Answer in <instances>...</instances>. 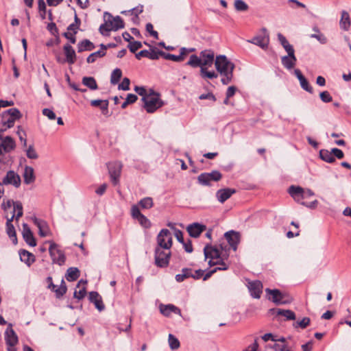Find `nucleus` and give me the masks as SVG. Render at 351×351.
I'll list each match as a JSON object with an SVG mask.
<instances>
[{
    "instance_id": "7ed1b4c3",
    "label": "nucleus",
    "mask_w": 351,
    "mask_h": 351,
    "mask_svg": "<svg viewBox=\"0 0 351 351\" xmlns=\"http://www.w3.org/2000/svg\"><path fill=\"white\" fill-rule=\"evenodd\" d=\"M124 27V23L122 19L117 16L113 17L109 15L108 19L106 21L104 24L99 27V32L102 35H107V32L110 31H117Z\"/></svg>"
},
{
    "instance_id": "6ab92c4d",
    "label": "nucleus",
    "mask_w": 351,
    "mask_h": 351,
    "mask_svg": "<svg viewBox=\"0 0 351 351\" xmlns=\"http://www.w3.org/2000/svg\"><path fill=\"white\" fill-rule=\"evenodd\" d=\"M206 228L204 225L193 223L189 225L186 230L191 237L197 238L206 230Z\"/></svg>"
},
{
    "instance_id": "72a5a7b5",
    "label": "nucleus",
    "mask_w": 351,
    "mask_h": 351,
    "mask_svg": "<svg viewBox=\"0 0 351 351\" xmlns=\"http://www.w3.org/2000/svg\"><path fill=\"white\" fill-rule=\"evenodd\" d=\"M108 101L101 99H95L90 101V105L94 107H99L104 114H106L108 112Z\"/></svg>"
},
{
    "instance_id": "412c9836",
    "label": "nucleus",
    "mask_w": 351,
    "mask_h": 351,
    "mask_svg": "<svg viewBox=\"0 0 351 351\" xmlns=\"http://www.w3.org/2000/svg\"><path fill=\"white\" fill-rule=\"evenodd\" d=\"M235 193L236 190L233 189H221L217 191L216 197L220 203H223Z\"/></svg>"
},
{
    "instance_id": "1a4fd4ad",
    "label": "nucleus",
    "mask_w": 351,
    "mask_h": 351,
    "mask_svg": "<svg viewBox=\"0 0 351 351\" xmlns=\"http://www.w3.org/2000/svg\"><path fill=\"white\" fill-rule=\"evenodd\" d=\"M205 258H210L208 265L214 266L215 265H221V262H224L221 258L219 251L210 245H206L204 249Z\"/></svg>"
},
{
    "instance_id": "423d86ee",
    "label": "nucleus",
    "mask_w": 351,
    "mask_h": 351,
    "mask_svg": "<svg viewBox=\"0 0 351 351\" xmlns=\"http://www.w3.org/2000/svg\"><path fill=\"white\" fill-rule=\"evenodd\" d=\"M247 42L265 50L268 48L269 44V34L265 27H263L255 36L251 40H248Z\"/></svg>"
},
{
    "instance_id": "3c124183",
    "label": "nucleus",
    "mask_w": 351,
    "mask_h": 351,
    "mask_svg": "<svg viewBox=\"0 0 351 351\" xmlns=\"http://www.w3.org/2000/svg\"><path fill=\"white\" fill-rule=\"evenodd\" d=\"M234 5L236 10L239 12L246 11L248 9L247 4L243 0H235Z\"/></svg>"
},
{
    "instance_id": "a19ab883",
    "label": "nucleus",
    "mask_w": 351,
    "mask_h": 351,
    "mask_svg": "<svg viewBox=\"0 0 351 351\" xmlns=\"http://www.w3.org/2000/svg\"><path fill=\"white\" fill-rule=\"evenodd\" d=\"M74 20H75L74 23H71V25H69L68 26L67 30L69 32H71V33H73L74 34H76L77 32V30L80 28V25L81 24V21L78 18L77 14H75Z\"/></svg>"
},
{
    "instance_id": "39448f33",
    "label": "nucleus",
    "mask_w": 351,
    "mask_h": 351,
    "mask_svg": "<svg viewBox=\"0 0 351 351\" xmlns=\"http://www.w3.org/2000/svg\"><path fill=\"white\" fill-rule=\"evenodd\" d=\"M288 191L293 199L300 204L304 202L303 199L314 195V193L311 189H304L293 185L289 188Z\"/></svg>"
},
{
    "instance_id": "c03bdc74",
    "label": "nucleus",
    "mask_w": 351,
    "mask_h": 351,
    "mask_svg": "<svg viewBox=\"0 0 351 351\" xmlns=\"http://www.w3.org/2000/svg\"><path fill=\"white\" fill-rule=\"evenodd\" d=\"M278 315H282L286 317L287 320H294L295 319V313L291 310L277 309Z\"/></svg>"
},
{
    "instance_id": "2f4dec72",
    "label": "nucleus",
    "mask_w": 351,
    "mask_h": 351,
    "mask_svg": "<svg viewBox=\"0 0 351 351\" xmlns=\"http://www.w3.org/2000/svg\"><path fill=\"white\" fill-rule=\"evenodd\" d=\"M20 259L28 266H30L35 261V256L33 254L27 250H23L19 252Z\"/></svg>"
},
{
    "instance_id": "0e129e2a",
    "label": "nucleus",
    "mask_w": 351,
    "mask_h": 351,
    "mask_svg": "<svg viewBox=\"0 0 351 351\" xmlns=\"http://www.w3.org/2000/svg\"><path fill=\"white\" fill-rule=\"evenodd\" d=\"M320 99L322 101L328 103L332 101V98L328 91H323L319 95Z\"/></svg>"
},
{
    "instance_id": "4d7b16f0",
    "label": "nucleus",
    "mask_w": 351,
    "mask_h": 351,
    "mask_svg": "<svg viewBox=\"0 0 351 351\" xmlns=\"http://www.w3.org/2000/svg\"><path fill=\"white\" fill-rule=\"evenodd\" d=\"M16 134L19 136L20 141L22 143L23 146L24 147H27V140H26V133L22 129L21 126L18 127V130L16 132Z\"/></svg>"
},
{
    "instance_id": "37998d69",
    "label": "nucleus",
    "mask_w": 351,
    "mask_h": 351,
    "mask_svg": "<svg viewBox=\"0 0 351 351\" xmlns=\"http://www.w3.org/2000/svg\"><path fill=\"white\" fill-rule=\"evenodd\" d=\"M139 206L143 209H149L153 207V199L149 197H144L138 202Z\"/></svg>"
},
{
    "instance_id": "a211bd4d",
    "label": "nucleus",
    "mask_w": 351,
    "mask_h": 351,
    "mask_svg": "<svg viewBox=\"0 0 351 351\" xmlns=\"http://www.w3.org/2000/svg\"><path fill=\"white\" fill-rule=\"evenodd\" d=\"M247 287L253 298L256 299H259L261 298L263 290V284L260 280L248 282Z\"/></svg>"
},
{
    "instance_id": "f8f14e48",
    "label": "nucleus",
    "mask_w": 351,
    "mask_h": 351,
    "mask_svg": "<svg viewBox=\"0 0 351 351\" xmlns=\"http://www.w3.org/2000/svg\"><path fill=\"white\" fill-rule=\"evenodd\" d=\"M222 178V174L217 170L210 173H202L197 177L198 183L204 186H210L212 181L218 182Z\"/></svg>"
},
{
    "instance_id": "20e7f679",
    "label": "nucleus",
    "mask_w": 351,
    "mask_h": 351,
    "mask_svg": "<svg viewBox=\"0 0 351 351\" xmlns=\"http://www.w3.org/2000/svg\"><path fill=\"white\" fill-rule=\"evenodd\" d=\"M171 252V249L155 247V264L158 267H167L169 265Z\"/></svg>"
},
{
    "instance_id": "7c9ffc66",
    "label": "nucleus",
    "mask_w": 351,
    "mask_h": 351,
    "mask_svg": "<svg viewBox=\"0 0 351 351\" xmlns=\"http://www.w3.org/2000/svg\"><path fill=\"white\" fill-rule=\"evenodd\" d=\"M101 49L92 53L88 56L86 60L88 63H93L96 61L97 58H102L106 55V50L107 49V46L104 44L100 45Z\"/></svg>"
},
{
    "instance_id": "6e6d98bb",
    "label": "nucleus",
    "mask_w": 351,
    "mask_h": 351,
    "mask_svg": "<svg viewBox=\"0 0 351 351\" xmlns=\"http://www.w3.org/2000/svg\"><path fill=\"white\" fill-rule=\"evenodd\" d=\"M66 286L63 280H62L61 285L59 287L56 288L53 291L56 293V296L60 298L66 292Z\"/></svg>"
},
{
    "instance_id": "58836bf2",
    "label": "nucleus",
    "mask_w": 351,
    "mask_h": 351,
    "mask_svg": "<svg viewBox=\"0 0 351 351\" xmlns=\"http://www.w3.org/2000/svg\"><path fill=\"white\" fill-rule=\"evenodd\" d=\"M82 84L90 90H96L98 88L96 80L93 77H84L82 78Z\"/></svg>"
},
{
    "instance_id": "4c0bfd02",
    "label": "nucleus",
    "mask_w": 351,
    "mask_h": 351,
    "mask_svg": "<svg viewBox=\"0 0 351 351\" xmlns=\"http://www.w3.org/2000/svg\"><path fill=\"white\" fill-rule=\"evenodd\" d=\"M191 276H193V270L190 268H184L182 269L181 274L176 276V280L177 282H181Z\"/></svg>"
},
{
    "instance_id": "603ef678",
    "label": "nucleus",
    "mask_w": 351,
    "mask_h": 351,
    "mask_svg": "<svg viewBox=\"0 0 351 351\" xmlns=\"http://www.w3.org/2000/svg\"><path fill=\"white\" fill-rule=\"evenodd\" d=\"M26 156L29 159H37L38 158V155L34 147V145H29L26 149Z\"/></svg>"
},
{
    "instance_id": "680f3d73",
    "label": "nucleus",
    "mask_w": 351,
    "mask_h": 351,
    "mask_svg": "<svg viewBox=\"0 0 351 351\" xmlns=\"http://www.w3.org/2000/svg\"><path fill=\"white\" fill-rule=\"evenodd\" d=\"M130 81L128 77L123 78L122 82L119 85V89L128 90L130 89Z\"/></svg>"
},
{
    "instance_id": "f3484780",
    "label": "nucleus",
    "mask_w": 351,
    "mask_h": 351,
    "mask_svg": "<svg viewBox=\"0 0 351 351\" xmlns=\"http://www.w3.org/2000/svg\"><path fill=\"white\" fill-rule=\"evenodd\" d=\"M202 67H210L214 62L215 53L211 50H204L199 53Z\"/></svg>"
},
{
    "instance_id": "e433bc0d",
    "label": "nucleus",
    "mask_w": 351,
    "mask_h": 351,
    "mask_svg": "<svg viewBox=\"0 0 351 351\" xmlns=\"http://www.w3.org/2000/svg\"><path fill=\"white\" fill-rule=\"evenodd\" d=\"M80 276V270L77 267H69L67 269L66 278L68 281L76 280Z\"/></svg>"
},
{
    "instance_id": "b1692460",
    "label": "nucleus",
    "mask_w": 351,
    "mask_h": 351,
    "mask_svg": "<svg viewBox=\"0 0 351 351\" xmlns=\"http://www.w3.org/2000/svg\"><path fill=\"white\" fill-rule=\"evenodd\" d=\"M15 217V214H12V217L10 218H7V222H6V232L9 237L12 240V242L14 244L17 243V238H16V234L15 231V228L12 223L14 218Z\"/></svg>"
},
{
    "instance_id": "e2e57ef3",
    "label": "nucleus",
    "mask_w": 351,
    "mask_h": 351,
    "mask_svg": "<svg viewBox=\"0 0 351 351\" xmlns=\"http://www.w3.org/2000/svg\"><path fill=\"white\" fill-rule=\"evenodd\" d=\"M146 30L154 38H158V34L156 31L154 30L153 25L150 23L146 25Z\"/></svg>"
},
{
    "instance_id": "bf43d9fd",
    "label": "nucleus",
    "mask_w": 351,
    "mask_h": 351,
    "mask_svg": "<svg viewBox=\"0 0 351 351\" xmlns=\"http://www.w3.org/2000/svg\"><path fill=\"white\" fill-rule=\"evenodd\" d=\"M142 47V43L140 41L130 42L128 48L132 53H135L138 49Z\"/></svg>"
},
{
    "instance_id": "a18cd8bd",
    "label": "nucleus",
    "mask_w": 351,
    "mask_h": 351,
    "mask_svg": "<svg viewBox=\"0 0 351 351\" xmlns=\"http://www.w3.org/2000/svg\"><path fill=\"white\" fill-rule=\"evenodd\" d=\"M313 30L317 34H313L310 36V37L317 39L322 44H326L327 42V38L326 36L319 32V30L317 27H314Z\"/></svg>"
},
{
    "instance_id": "69168bd1",
    "label": "nucleus",
    "mask_w": 351,
    "mask_h": 351,
    "mask_svg": "<svg viewBox=\"0 0 351 351\" xmlns=\"http://www.w3.org/2000/svg\"><path fill=\"white\" fill-rule=\"evenodd\" d=\"M310 318L304 317L301 321L298 322L296 323L297 326L300 327L301 328H305L310 324Z\"/></svg>"
},
{
    "instance_id": "f257e3e1",
    "label": "nucleus",
    "mask_w": 351,
    "mask_h": 351,
    "mask_svg": "<svg viewBox=\"0 0 351 351\" xmlns=\"http://www.w3.org/2000/svg\"><path fill=\"white\" fill-rule=\"evenodd\" d=\"M215 64L217 71L222 76V84L226 85L230 83L233 78L234 64L229 61L226 56L220 55L216 57Z\"/></svg>"
},
{
    "instance_id": "864d4df0",
    "label": "nucleus",
    "mask_w": 351,
    "mask_h": 351,
    "mask_svg": "<svg viewBox=\"0 0 351 351\" xmlns=\"http://www.w3.org/2000/svg\"><path fill=\"white\" fill-rule=\"evenodd\" d=\"M168 341L169 346L172 350L178 349L180 347V342L178 339L172 334L169 335Z\"/></svg>"
},
{
    "instance_id": "473e14b6",
    "label": "nucleus",
    "mask_w": 351,
    "mask_h": 351,
    "mask_svg": "<svg viewBox=\"0 0 351 351\" xmlns=\"http://www.w3.org/2000/svg\"><path fill=\"white\" fill-rule=\"evenodd\" d=\"M160 311L165 316H169L172 313L180 314V310L173 304L161 305Z\"/></svg>"
},
{
    "instance_id": "13d9d810",
    "label": "nucleus",
    "mask_w": 351,
    "mask_h": 351,
    "mask_svg": "<svg viewBox=\"0 0 351 351\" xmlns=\"http://www.w3.org/2000/svg\"><path fill=\"white\" fill-rule=\"evenodd\" d=\"M137 220L145 228H149L152 226L151 221L144 215L140 216Z\"/></svg>"
},
{
    "instance_id": "ddd939ff",
    "label": "nucleus",
    "mask_w": 351,
    "mask_h": 351,
    "mask_svg": "<svg viewBox=\"0 0 351 351\" xmlns=\"http://www.w3.org/2000/svg\"><path fill=\"white\" fill-rule=\"evenodd\" d=\"M265 292L272 296L271 300L276 304H289L292 302V298L290 296L282 293L278 289H270L267 288Z\"/></svg>"
},
{
    "instance_id": "dca6fc26",
    "label": "nucleus",
    "mask_w": 351,
    "mask_h": 351,
    "mask_svg": "<svg viewBox=\"0 0 351 351\" xmlns=\"http://www.w3.org/2000/svg\"><path fill=\"white\" fill-rule=\"evenodd\" d=\"M109 174L113 184L117 185L119 181L122 164L120 162H112L108 165Z\"/></svg>"
},
{
    "instance_id": "ea45409f",
    "label": "nucleus",
    "mask_w": 351,
    "mask_h": 351,
    "mask_svg": "<svg viewBox=\"0 0 351 351\" xmlns=\"http://www.w3.org/2000/svg\"><path fill=\"white\" fill-rule=\"evenodd\" d=\"M319 156L323 160L327 162L332 163L335 160V157L332 155V151L329 152L326 149H322L319 151Z\"/></svg>"
},
{
    "instance_id": "5fc2aeb1",
    "label": "nucleus",
    "mask_w": 351,
    "mask_h": 351,
    "mask_svg": "<svg viewBox=\"0 0 351 351\" xmlns=\"http://www.w3.org/2000/svg\"><path fill=\"white\" fill-rule=\"evenodd\" d=\"M15 211H17V214L15 215L16 219L18 220L21 217L23 216V206L20 202H14V210L13 214Z\"/></svg>"
},
{
    "instance_id": "de8ad7c7",
    "label": "nucleus",
    "mask_w": 351,
    "mask_h": 351,
    "mask_svg": "<svg viewBox=\"0 0 351 351\" xmlns=\"http://www.w3.org/2000/svg\"><path fill=\"white\" fill-rule=\"evenodd\" d=\"M221 265L223 267H215V269L209 271L205 275L203 276V280H206L211 277V276L215 274L217 271L219 270H226L228 268V265L225 262H221Z\"/></svg>"
},
{
    "instance_id": "bb28decb",
    "label": "nucleus",
    "mask_w": 351,
    "mask_h": 351,
    "mask_svg": "<svg viewBox=\"0 0 351 351\" xmlns=\"http://www.w3.org/2000/svg\"><path fill=\"white\" fill-rule=\"evenodd\" d=\"M34 224L38 227L39 230V234L41 237H47L49 234V228L45 221L40 220L34 217L33 219Z\"/></svg>"
},
{
    "instance_id": "f03ea898",
    "label": "nucleus",
    "mask_w": 351,
    "mask_h": 351,
    "mask_svg": "<svg viewBox=\"0 0 351 351\" xmlns=\"http://www.w3.org/2000/svg\"><path fill=\"white\" fill-rule=\"evenodd\" d=\"M143 107L148 113H153L157 109L163 106V101L160 98V95L152 89L149 90L147 96L142 97Z\"/></svg>"
},
{
    "instance_id": "4468645a",
    "label": "nucleus",
    "mask_w": 351,
    "mask_h": 351,
    "mask_svg": "<svg viewBox=\"0 0 351 351\" xmlns=\"http://www.w3.org/2000/svg\"><path fill=\"white\" fill-rule=\"evenodd\" d=\"M12 327V325L9 324L8 328L5 332V339L8 346V351H16L14 346L18 343V337Z\"/></svg>"
},
{
    "instance_id": "9d476101",
    "label": "nucleus",
    "mask_w": 351,
    "mask_h": 351,
    "mask_svg": "<svg viewBox=\"0 0 351 351\" xmlns=\"http://www.w3.org/2000/svg\"><path fill=\"white\" fill-rule=\"evenodd\" d=\"M0 162L5 163V153H9L15 147V141L10 136H3V138H0Z\"/></svg>"
},
{
    "instance_id": "c9c22d12",
    "label": "nucleus",
    "mask_w": 351,
    "mask_h": 351,
    "mask_svg": "<svg viewBox=\"0 0 351 351\" xmlns=\"http://www.w3.org/2000/svg\"><path fill=\"white\" fill-rule=\"evenodd\" d=\"M350 26V19L346 11H342L340 20V27L344 30H348Z\"/></svg>"
},
{
    "instance_id": "6e6552de",
    "label": "nucleus",
    "mask_w": 351,
    "mask_h": 351,
    "mask_svg": "<svg viewBox=\"0 0 351 351\" xmlns=\"http://www.w3.org/2000/svg\"><path fill=\"white\" fill-rule=\"evenodd\" d=\"M22 117L21 112L17 108H10L2 112L1 121L7 125V128L14 126L15 121Z\"/></svg>"
},
{
    "instance_id": "393cba45",
    "label": "nucleus",
    "mask_w": 351,
    "mask_h": 351,
    "mask_svg": "<svg viewBox=\"0 0 351 351\" xmlns=\"http://www.w3.org/2000/svg\"><path fill=\"white\" fill-rule=\"evenodd\" d=\"M89 300L93 303L96 308L102 311L105 308V306L102 302L101 297L96 291H91L89 293Z\"/></svg>"
},
{
    "instance_id": "c85d7f7f",
    "label": "nucleus",
    "mask_w": 351,
    "mask_h": 351,
    "mask_svg": "<svg viewBox=\"0 0 351 351\" xmlns=\"http://www.w3.org/2000/svg\"><path fill=\"white\" fill-rule=\"evenodd\" d=\"M63 49L66 56L65 61L70 64H74L76 60V54L73 47L70 45L66 44Z\"/></svg>"
},
{
    "instance_id": "2eb2a0df",
    "label": "nucleus",
    "mask_w": 351,
    "mask_h": 351,
    "mask_svg": "<svg viewBox=\"0 0 351 351\" xmlns=\"http://www.w3.org/2000/svg\"><path fill=\"white\" fill-rule=\"evenodd\" d=\"M1 182L3 185H12L15 188H19L21 186V180L17 173L14 171L10 170L6 173V175Z\"/></svg>"
},
{
    "instance_id": "4be33fe9",
    "label": "nucleus",
    "mask_w": 351,
    "mask_h": 351,
    "mask_svg": "<svg viewBox=\"0 0 351 351\" xmlns=\"http://www.w3.org/2000/svg\"><path fill=\"white\" fill-rule=\"evenodd\" d=\"M136 58L140 60L142 57H145L151 60H158L160 57V51L152 49L151 51L142 50L136 53Z\"/></svg>"
},
{
    "instance_id": "0eeeda50",
    "label": "nucleus",
    "mask_w": 351,
    "mask_h": 351,
    "mask_svg": "<svg viewBox=\"0 0 351 351\" xmlns=\"http://www.w3.org/2000/svg\"><path fill=\"white\" fill-rule=\"evenodd\" d=\"M172 244V233L167 229H162L157 235L156 247L165 248V250L171 249Z\"/></svg>"
},
{
    "instance_id": "8fccbe9b",
    "label": "nucleus",
    "mask_w": 351,
    "mask_h": 351,
    "mask_svg": "<svg viewBox=\"0 0 351 351\" xmlns=\"http://www.w3.org/2000/svg\"><path fill=\"white\" fill-rule=\"evenodd\" d=\"M160 56L164 58L165 60H172L173 62H182V57L181 56H176V55L168 53H165V52H164L162 51H160Z\"/></svg>"
},
{
    "instance_id": "338daca9",
    "label": "nucleus",
    "mask_w": 351,
    "mask_h": 351,
    "mask_svg": "<svg viewBox=\"0 0 351 351\" xmlns=\"http://www.w3.org/2000/svg\"><path fill=\"white\" fill-rule=\"evenodd\" d=\"M86 293V291L85 287H82L79 291L75 290L74 292V298H75L78 300H81L83 298H84Z\"/></svg>"
},
{
    "instance_id": "49530a36",
    "label": "nucleus",
    "mask_w": 351,
    "mask_h": 351,
    "mask_svg": "<svg viewBox=\"0 0 351 351\" xmlns=\"http://www.w3.org/2000/svg\"><path fill=\"white\" fill-rule=\"evenodd\" d=\"M121 76H122V71L120 69H115L112 74H111V77H110V82L111 84H117L120 79L121 78Z\"/></svg>"
},
{
    "instance_id": "cd10ccee",
    "label": "nucleus",
    "mask_w": 351,
    "mask_h": 351,
    "mask_svg": "<svg viewBox=\"0 0 351 351\" xmlns=\"http://www.w3.org/2000/svg\"><path fill=\"white\" fill-rule=\"evenodd\" d=\"M282 64L288 70L293 69L297 62L295 53L288 54L281 58Z\"/></svg>"
},
{
    "instance_id": "aec40b11",
    "label": "nucleus",
    "mask_w": 351,
    "mask_h": 351,
    "mask_svg": "<svg viewBox=\"0 0 351 351\" xmlns=\"http://www.w3.org/2000/svg\"><path fill=\"white\" fill-rule=\"evenodd\" d=\"M22 234L25 242L30 246L34 247L36 245V242L34 237L33 233L27 224H23Z\"/></svg>"
},
{
    "instance_id": "774afa93",
    "label": "nucleus",
    "mask_w": 351,
    "mask_h": 351,
    "mask_svg": "<svg viewBox=\"0 0 351 351\" xmlns=\"http://www.w3.org/2000/svg\"><path fill=\"white\" fill-rule=\"evenodd\" d=\"M43 114L47 117L50 120H54L56 119V114L49 108H44L43 110Z\"/></svg>"
},
{
    "instance_id": "79ce46f5",
    "label": "nucleus",
    "mask_w": 351,
    "mask_h": 351,
    "mask_svg": "<svg viewBox=\"0 0 351 351\" xmlns=\"http://www.w3.org/2000/svg\"><path fill=\"white\" fill-rule=\"evenodd\" d=\"M200 57L197 56V55H191L189 58V61L187 62L186 64L193 67L196 68L199 66L200 69H202V63L200 62Z\"/></svg>"
},
{
    "instance_id": "f704fd0d",
    "label": "nucleus",
    "mask_w": 351,
    "mask_h": 351,
    "mask_svg": "<svg viewBox=\"0 0 351 351\" xmlns=\"http://www.w3.org/2000/svg\"><path fill=\"white\" fill-rule=\"evenodd\" d=\"M94 44L89 40L84 39L80 42L77 45L78 52H82L84 51H92L95 49Z\"/></svg>"
},
{
    "instance_id": "c756f323",
    "label": "nucleus",
    "mask_w": 351,
    "mask_h": 351,
    "mask_svg": "<svg viewBox=\"0 0 351 351\" xmlns=\"http://www.w3.org/2000/svg\"><path fill=\"white\" fill-rule=\"evenodd\" d=\"M24 182L26 184H29L34 182L36 180V176L34 175V170L32 167L29 166H25L24 169V172L23 174Z\"/></svg>"
},
{
    "instance_id": "a878e982",
    "label": "nucleus",
    "mask_w": 351,
    "mask_h": 351,
    "mask_svg": "<svg viewBox=\"0 0 351 351\" xmlns=\"http://www.w3.org/2000/svg\"><path fill=\"white\" fill-rule=\"evenodd\" d=\"M225 238L234 250H237V244L239 241V235L237 232L232 230L225 233Z\"/></svg>"
},
{
    "instance_id": "09e8293b",
    "label": "nucleus",
    "mask_w": 351,
    "mask_h": 351,
    "mask_svg": "<svg viewBox=\"0 0 351 351\" xmlns=\"http://www.w3.org/2000/svg\"><path fill=\"white\" fill-rule=\"evenodd\" d=\"M208 67H202L200 69V75L203 78H209V79H213L217 77V74L215 71H208L207 69Z\"/></svg>"
},
{
    "instance_id": "052dcab7",
    "label": "nucleus",
    "mask_w": 351,
    "mask_h": 351,
    "mask_svg": "<svg viewBox=\"0 0 351 351\" xmlns=\"http://www.w3.org/2000/svg\"><path fill=\"white\" fill-rule=\"evenodd\" d=\"M132 216L134 219H138L143 214L140 212L137 205H133L131 208Z\"/></svg>"
},
{
    "instance_id": "9b49d317",
    "label": "nucleus",
    "mask_w": 351,
    "mask_h": 351,
    "mask_svg": "<svg viewBox=\"0 0 351 351\" xmlns=\"http://www.w3.org/2000/svg\"><path fill=\"white\" fill-rule=\"evenodd\" d=\"M50 243L49 248V254L53 263L62 265L65 263L66 257L64 252L59 249L58 245L53 241H48Z\"/></svg>"
},
{
    "instance_id": "5701e85b",
    "label": "nucleus",
    "mask_w": 351,
    "mask_h": 351,
    "mask_svg": "<svg viewBox=\"0 0 351 351\" xmlns=\"http://www.w3.org/2000/svg\"><path fill=\"white\" fill-rule=\"evenodd\" d=\"M294 73L298 80L300 81V84L301 87L305 90L306 91L313 93V89L311 87V86L309 84L308 80L306 79V77L302 75V72L299 69H295Z\"/></svg>"
}]
</instances>
